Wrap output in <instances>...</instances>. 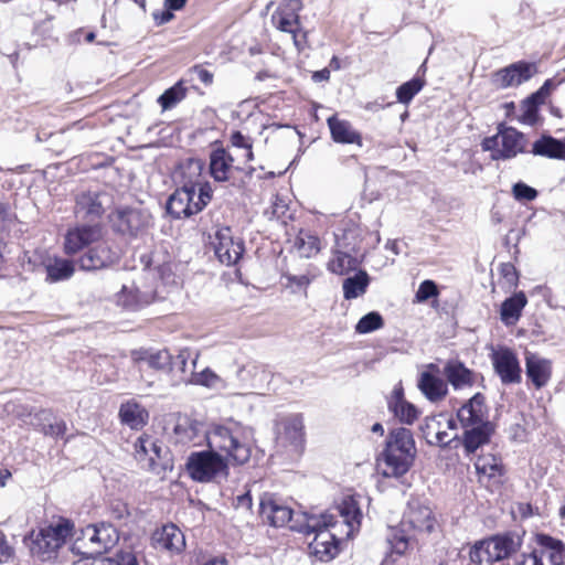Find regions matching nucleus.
<instances>
[{"mask_svg": "<svg viewBox=\"0 0 565 565\" xmlns=\"http://www.w3.org/2000/svg\"><path fill=\"white\" fill-rule=\"evenodd\" d=\"M207 447L216 451L230 466H243L249 461L254 446L250 427L230 419L212 425L205 431Z\"/></svg>", "mask_w": 565, "mask_h": 565, "instance_id": "f257e3e1", "label": "nucleus"}, {"mask_svg": "<svg viewBox=\"0 0 565 565\" xmlns=\"http://www.w3.org/2000/svg\"><path fill=\"white\" fill-rule=\"evenodd\" d=\"M437 525L433 510L419 500H411L404 512L399 527L390 529L387 543L392 552L404 555L411 545L413 535L407 531L416 533H431Z\"/></svg>", "mask_w": 565, "mask_h": 565, "instance_id": "f03ea898", "label": "nucleus"}, {"mask_svg": "<svg viewBox=\"0 0 565 565\" xmlns=\"http://www.w3.org/2000/svg\"><path fill=\"white\" fill-rule=\"evenodd\" d=\"M457 418L465 428L463 446L468 454L489 441L492 427L487 420L484 397L481 394L473 395L463 404L457 412Z\"/></svg>", "mask_w": 565, "mask_h": 565, "instance_id": "7ed1b4c3", "label": "nucleus"}, {"mask_svg": "<svg viewBox=\"0 0 565 565\" xmlns=\"http://www.w3.org/2000/svg\"><path fill=\"white\" fill-rule=\"evenodd\" d=\"M416 454L413 435L407 428L393 429L386 440V447L382 454V473L385 477H401L413 465Z\"/></svg>", "mask_w": 565, "mask_h": 565, "instance_id": "20e7f679", "label": "nucleus"}, {"mask_svg": "<svg viewBox=\"0 0 565 565\" xmlns=\"http://www.w3.org/2000/svg\"><path fill=\"white\" fill-rule=\"evenodd\" d=\"M337 523L334 515L329 513L309 515L305 525L300 529L307 536L313 535L309 542V551L321 562H329L339 553L337 534L331 531Z\"/></svg>", "mask_w": 565, "mask_h": 565, "instance_id": "39448f33", "label": "nucleus"}, {"mask_svg": "<svg viewBox=\"0 0 565 565\" xmlns=\"http://www.w3.org/2000/svg\"><path fill=\"white\" fill-rule=\"evenodd\" d=\"M189 476L198 482H220L230 475L226 459L213 449L192 452L186 460Z\"/></svg>", "mask_w": 565, "mask_h": 565, "instance_id": "423d86ee", "label": "nucleus"}, {"mask_svg": "<svg viewBox=\"0 0 565 565\" xmlns=\"http://www.w3.org/2000/svg\"><path fill=\"white\" fill-rule=\"evenodd\" d=\"M73 523L66 519H58L49 525L41 527L32 536L31 552L42 561L54 557L66 540L72 535Z\"/></svg>", "mask_w": 565, "mask_h": 565, "instance_id": "0eeeda50", "label": "nucleus"}, {"mask_svg": "<svg viewBox=\"0 0 565 565\" xmlns=\"http://www.w3.org/2000/svg\"><path fill=\"white\" fill-rule=\"evenodd\" d=\"M212 185L203 184L200 192L181 186L167 202V211L175 218L189 217L201 212L212 200Z\"/></svg>", "mask_w": 565, "mask_h": 565, "instance_id": "6e6552de", "label": "nucleus"}, {"mask_svg": "<svg viewBox=\"0 0 565 565\" xmlns=\"http://www.w3.org/2000/svg\"><path fill=\"white\" fill-rule=\"evenodd\" d=\"M482 149L491 152L492 160H508L524 152L526 139L513 127L500 125L498 132L482 141Z\"/></svg>", "mask_w": 565, "mask_h": 565, "instance_id": "1a4fd4ad", "label": "nucleus"}, {"mask_svg": "<svg viewBox=\"0 0 565 565\" xmlns=\"http://www.w3.org/2000/svg\"><path fill=\"white\" fill-rule=\"evenodd\" d=\"M514 565H565V545L548 535H539L530 553H523Z\"/></svg>", "mask_w": 565, "mask_h": 565, "instance_id": "9d476101", "label": "nucleus"}, {"mask_svg": "<svg viewBox=\"0 0 565 565\" xmlns=\"http://www.w3.org/2000/svg\"><path fill=\"white\" fill-rule=\"evenodd\" d=\"M490 359L494 372L503 384H518L522 380V369L516 353L507 347L492 349Z\"/></svg>", "mask_w": 565, "mask_h": 565, "instance_id": "9b49d317", "label": "nucleus"}, {"mask_svg": "<svg viewBox=\"0 0 565 565\" xmlns=\"http://www.w3.org/2000/svg\"><path fill=\"white\" fill-rule=\"evenodd\" d=\"M110 221L118 232L135 235L150 224L151 215L145 209L121 206L111 213Z\"/></svg>", "mask_w": 565, "mask_h": 565, "instance_id": "f8f14e48", "label": "nucleus"}, {"mask_svg": "<svg viewBox=\"0 0 565 565\" xmlns=\"http://www.w3.org/2000/svg\"><path fill=\"white\" fill-rule=\"evenodd\" d=\"M214 252L218 260L227 266L234 265L244 253V243L235 238L230 227L220 228L213 241Z\"/></svg>", "mask_w": 565, "mask_h": 565, "instance_id": "ddd939ff", "label": "nucleus"}, {"mask_svg": "<svg viewBox=\"0 0 565 565\" xmlns=\"http://www.w3.org/2000/svg\"><path fill=\"white\" fill-rule=\"evenodd\" d=\"M259 515L265 523L279 527L292 520V510L271 493H265L259 502Z\"/></svg>", "mask_w": 565, "mask_h": 565, "instance_id": "4468645a", "label": "nucleus"}, {"mask_svg": "<svg viewBox=\"0 0 565 565\" xmlns=\"http://www.w3.org/2000/svg\"><path fill=\"white\" fill-rule=\"evenodd\" d=\"M302 8L301 0H289L284 7L278 8L271 15L274 25L282 31L292 34L295 45L300 50L301 40L296 34L299 26L298 12Z\"/></svg>", "mask_w": 565, "mask_h": 565, "instance_id": "2eb2a0df", "label": "nucleus"}, {"mask_svg": "<svg viewBox=\"0 0 565 565\" xmlns=\"http://www.w3.org/2000/svg\"><path fill=\"white\" fill-rule=\"evenodd\" d=\"M525 374L536 390L545 387L552 379L553 362L539 353L526 351Z\"/></svg>", "mask_w": 565, "mask_h": 565, "instance_id": "dca6fc26", "label": "nucleus"}, {"mask_svg": "<svg viewBox=\"0 0 565 565\" xmlns=\"http://www.w3.org/2000/svg\"><path fill=\"white\" fill-rule=\"evenodd\" d=\"M81 256L78 264L83 270H96L114 264L119 255L107 242L99 241Z\"/></svg>", "mask_w": 565, "mask_h": 565, "instance_id": "f3484780", "label": "nucleus"}, {"mask_svg": "<svg viewBox=\"0 0 565 565\" xmlns=\"http://www.w3.org/2000/svg\"><path fill=\"white\" fill-rule=\"evenodd\" d=\"M303 428L302 415L286 416L279 423L277 439L282 446H290L295 451H299L305 441Z\"/></svg>", "mask_w": 565, "mask_h": 565, "instance_id": "a211bd4d", "label": "nucleus"}, {"mask_svg": "<svg viewBox=\"0 0 565 565\" xmlns=\"http://www.w3.org/2000/svg\"><path fill=\"white\" fill-rule=\"evenodd\" d=\"M103 237L102 227L98 225H82L74 227L65 235L66 254H76L81 249L99 242Z\"/></svg>", "mask_w": 565, "mask_h": 565, "instance_id": "6ab92c4d", "label": "nucleus"}, {"mask_svg": "<svg viewBox=\"0 0 565 565\" xmlns=\"http://www.w3.org/2000/svg\"><path fill=\"white\" fill-rule=\"evenodd\" d=\"M238 168L234 164V158L224 148L213 149L210 153L209 172L216 182H227Z\"/></svg>", "mask_w": 565, "mask_h": 565, "instance_id": "aec40b11", "label": "nucleus"}, {"mask_svg": "<svg viewBox=\"0 0 565 565\" xmlns=\"http://www.w3.org/2000/svg\"><path fill=\"white\" fill-rule=\"evenodd\" d=\"M387 407L395 418L406 425L414 424L420 414L419 409L415 405L404 398L402 385H396L394 387L391 396L388 397Z\"/></svg>", "mask_w": 565, "mask_h": 565, "instance_id": "412c9836", "label": "nucleus"}, {"mask_svg": "<svg viewBox=\"0 0 565 565\" xmlns=\"http://www.w3.org/2000/svg\"><path fill=\"white\" fill-rule=\"evenodd\" d=\"M152 542L156 548L171 553H180L185 547L184 534L174 524H167L157 530L152 535Z\"/></svg>", "mask_w": 565, "mask_h": 565, "instance_id": "4be33fe9", "label": "nucleus"}, {"mask_svg": "<svg viewBox=\"0 0 565 565\" xmlns=\"http://www.w3.org/2000/svg\"><path fill=\"white\" fill-rule=\"evenodd\" d=\"M535 72L533 64L519 62L497 73V82L503 88L518 86L530 79Z\"/></svg>", "mask_w": 565, "mask_h": 565, "instance_id": "5701e85b", "label": "nucleus"}, {"mask_svg": "<svg viewBox=\"0 0 565 565\" xmlns=\"http://www.w3.org/2000/svg\"><path fill=\"white\" fill-rule=\"evenodd\" d=\"M341 522L347 526L345 535L352 536L360 529L362 511L359 499L354 495L345 497L337 508Z\"/></svg>", "mask_w": 565, "mask_h": 565, "instance_id": "b1692460", "label": "nucleus"}, {"mask_svg": "<svg viewBox=\"0 0 565 565\" xmlns=\"http://www.w3.org/2000/svg\"><path fill=\"white\" fill-rule=\"evenodd\" d=\"M327 124L334 142L362 147V136L353 128L350 121L340 119L333 115L328 118Z\"/></svg>", "mask_w": 565, "mask_h": 565, "instance_id": "393cba45", "label": "nucleus"}, {"mask_svg": "<svg viewBox=\"0 0 565 565\" xmlns=\"http://www.w3.org/2000/svg\"><path fill=\"white\" fill-rule=\"evenodd\" d=\"M359 265L358 257L352 255L351 250L344 249L340 241L337 239L332 256L327 265L328 269L335 275L343 276L358 269Z\"/></svg>", "mask_w": 565, "mask_h": 565, "instance_id": "a878e982", "label": "nucleus"}, {"mask_svg": "<svg viewBox=\"0 0 565 565\" xmlns=\"http://www.w3.org/2000/svg\"><path fill=\"white\" fill-rule=\"evenodd\" d=\"M443 374L455 390L470 387L475 383V374L459 360H449L446 362Z\"/></svg>", "mask_w": 565, "mask_h": 565, "instance_id": "bb28decb", "label": "nucleus"}, {"mask_svg": "<svg viewBox=\"0 0 565 565\" xmlns=\"http://www.w3.org/2000/svg\"><path fill=\"white\" fill-rule=\"evenodd\" d=\"M417 386L423 395L434 403L444 399L448 393L447 382L433 372H422Z\"/></svg>", "mask_w": 565, "mask_h": 565, "instance_id": "cd10ccee", "label": "nucleus"}, {"mask_svg": "<svg viewBox=\"0 0 565 565\" xmlns=\"http://www.w3.org/2000/svg\"><path fill=\"white\" fill-rule=\"evenodd\" d=\"M204 163L201 159L191 158L183 162L180 166L182 186L191 191L200 192L203 184H211L204 180L202 175Z\"/></svg>", "mask_w": 565, "mask_h": 565, "instance_id": "c85d7f7f", "label": "nucleus"}, {"mask_svg": "<svg viewBox=\"0 0 565 565\" xmlns=\"http://www.w3.org/2000/svg\"><path fill=\"white\" fill-rule=\"evenodd\" d=\"M134 363H146L149 367L157 371H169L172 363V356L168 350H136L131 352Z\"/></svg>", "mask_w": 565, "mask_h": 565, "instance_id": "c756f323", "label": "nucleus"}, {"mask_svg": "<svg viewBox=\"0 0 565 565\" xmlns=\"http://www.w3.org/2000/svg\"><path fill=\"white\" fill-rule=\"evenodd\" d=\"M175 443L182 445H199L201 441V435L204 436L205 431H202V426L188 417L179 418L174 429Z\"/></svg>", "mask_w": 565, "mask_h": 565, "instance_id": "7c9ffc66", "label": "nucleus"}, {"mask_svg": "<svg viewBox=\"0 0 565 565\" xmlns=\"http://www.w3.org/2000/svg\"><path fill=\"white\" fill-rule=\"evenodd\" d=\"M484 541L492 563L509 557L520 546L519 541L511 535H497Z\"/></svg>", "mask_w": 565, "mask_h": 565, "instance_id": "2f4dec72", "label": "nucleus"}, {"mask_svg": "<svg viewBox=\"0 0 565 565\" xmlns=\"http://www.w3.org/2000/svg\"><path fill=\"white\" fill-rule=\"evenodd\" d=\"M152 296L149 292H141L134 282L122 285L120 291L116 295L117 303L129 310H138L150 303Z\"/></svg>", "mask_w": 565, "mask_h": 565, "instance_id": "473e14b6", "label": "nucleus"}, {"mask_svg": "<svg viewBox=\"0 0 565 565\" xmlns=\"http://www.w3.org/2000/svg\"><path fill=\"white\" fill-rule=\"evenodd\" d=\"M527 303L526 296L523 291L514 294L512 297L505 299L500 309L501 321L505 326H514L522 313V310Z\"/></svg>", "mask_w": 565, "mask_h": 565, "instance_id": "72a5a7b5", "label": "nucleus"}, {"mask_svg": "<svg viewBox=\"0 0 565 565\" xmlns=\"http://www.w3.org/2000/svg\"><path fill=\"white\" fill-rule=\"evenodd\" d=\"M119 417L122 424L132 429L141 428L148 419V412L136 401H127L119 408Z\"/></svg>", "mask_w": 565, "mask_h": 565, "instance_id": "f704fd0d", "label": "nucleus"}, {"mask_svg": "<svg viewBox=\"0 0 565 565\" xmlns=\"http://www.w3.org/2000/svg\"><path fill=\"white\" fill-rule=\"evenodd\" d=\"M92 544H97L99 548L107 550L113 546L117 540L116 529L106 523L88 525L84 531Z\"/></svg>", "mask_w": 565, "mask_h": 565, "instance_id": "c9c22d12", "label": "nucleus"}, {"mask_svg": "<svg viewBox=\"0 0 565 565\" xmlns=\"http://www.w3.org/2000/svg\"><path fill=\"white\" fill-rule=\"evenodd\" d=\"M532 153L534 156L559 159L565 154V141L544 135L534 141Z\"/></svg>", "mask_w": 565, "mask_h": 565, "instance_id": "e433bc0d", "label": "nucleus"}, {"mask_svg": "<svg viewBox=\"0 0 565 565\" xmlns=\"http://www.w3.org/2000/svg\"><path fill=\"white\" fill-rule=\"evenodd\" d=\"M294 249L300 257L311 258L321 250L320 239L309 231L301 230L294 239Z\"/></svg>", "mask_w": 565, "mask_h": 565, "instance_id": "4c0bfd02", "label": "nucleus"}, {"mask_svg": "<svg viewBox=\"0 0 565 565\" xmlns=\"http://www.w3.org/2000/svg\"><path fill=\"white\" fill-rule=\"evenodd\" d=\"M103 200L100 194L85 192L76 199V213L83 216L98 217L103 214Z\"/></svg>", "mask_w": 565, "mask_h": 565, "instance_id": "58836bf2", "label": "nucleus"}, {"mask_svg": "<svg viewBox=\"0 0 565 565\" xmlns=\"http://www.w3.org/2000/svg\"><path fill=\"white\" fill-rule=\"evenodd\" d=\"M370 284V277L366 271L359 270L351 277L343 280L342 289L345 300H352L363 296Z\"/></svg>", "mask_w": 565, "mask_h": 565, "instance_id": "ea45409f", "label": "nucleus"}, {"mask_svg": "<svg viewBox=\"0 0 565 565\" xmlns=\"http://www.w3.org/2000/svg\"><path fill=\"white\" fill-rule=\"evenodd\" d=\"M46 280L56 282L68 279L74 273V265L64 258H54L45 264Z\"/></svg>", "mask_w": 565, "mask_h": 565, "instance_id": "a19ab883", "label": "nucleus"}, {"mask_svg": "<svg viewBox=\"0 0 565 565\" xmlns=\"http://www.w3.org/2000/svg\"><path fill=\"white\" fill-rule=\"evenodd\" d=\"M544 102V94L540 90L531 95L522 104V114L520 120L530 126H534L539 120V106Z\"/></svg>", "mask_w": 565, "mask_h": 565, "instance_id": "79ce46f5", "label": "nucleus"}, {"mask_svg": "<svg viewBox=\"0 0 565 565\" xmlns=\"http://www.w3.org/2000/svg\"><path fill=\"white\" fill-rule=\"evenodd\" d=\"M186 96V88L182 81L175 83L172 87L168 88L162 95L159 96L158 103L163 110L173 108L177 104L183 100Z\"/></svg>", "mask_w": 565, "mask_h": 565, "instance_id": "37998d69", "label": "nucleus"}, {"mask_svg": "<svg viewBox=\"0 0 565 565\" xmlns=\"http://www.w3.org/2000/svg\"><path fill=\"white\" fill-rule=\"evenodd\" d=\"M475 467L479 476L495 478L501 475L500 460L493 455L478 457Z\"/></svg>", "mask_w": 565, "mask_h": 565, "instance_id": "c03bdc74", "label": "nucleus"}, {"mask_svg": "<svg viewBox=\"0 0 565 565\" xmlns=\"http://www.w3.org/2000/svg\"><path fill=\"white\" fill-rule=\"evenodd\" d=\"M384 326L382 316L376 311H371L363 316L355 326V332L366 334L381 329Z\"/></svg>", "mask_w": 565, "mask_h": 565, "instance_id": "a18cd8bd", "label": "nucleus"}, {"mask_svg": "<svg viewBox=\"0 0 565 565\" xmlns=\"http://www.w3.org/2000/svg\"><path fill=\"white\" fill-rule=\"evenodd\" d=\"M424 86V82L419 78H413L402 84L396 90V98L402 104H409L416 94H418Z\"/></svg>", "mask_w": 565, "mask_h": 565, "instance_id": "49530a36", "label": "nucleus"}, {"mask_svg": "<svg viewBox=\"0 0 565 565\" xmlns=\"http://www.w3.org/2000/svg\"><path fill=\"white\" fill-rule=\"evenodd\" d=\"M190 382L210 388H217L223 385L222 379L209 367L204 369L201 372L192 373Z\"/></svg>", "mask_w": 565, "mask_h": 565, "instance_id": "de8ad7c7", "label": "nucleus"}, {"mask_svg": "<svg viewBox=\"0 0 565 565\" xmlns=\"http://www.w3.org/2000/svg\"><path fill=\"white\" fill-rule=\"evenodd\" d=\"M470 563L481 565L483 563H492L486 541L476 542L469 550Z\"/></svg>", "mask_w": 565, "mask_h": 565, "instance_id": "09e8293b", "label": "nucleus"}, {"mask_svg": "<svg viewBox=\"0 0 565 565\" xmlns=\"http://www.w3.org/2000/svg\"><path fill=\"white\" fill-rule=\"evenodd\" d=\"M102 565H139L136 555L130 551H119L103 559Z\"/></svg>", "mask_w": 565, "mask_h": 565, "instance_id": "8fccbe9b", "label": "nucleus"}, {"mask_svg": "<svg viewBox=\"0 0 565 565\" xmlns=\"http://www.w3.org/2000/svg\"><path fill=\"white\" fill-rule=\"evenodd\" d=\"M512 193L514 199L520 202H530L537 196V191L523 182L515 183L512 188Z\"/></svg>", "mask_w": 565, "mask_h": 565, "instance_id": "3c124183", "label": "nucleus"}, {"mask_svg": "<svg viewBox=\"0 0 565 565\" xmlns=\"http://www.w3.org/2000/svg\"><path fill=\"white\" fill-rule=\"evenodd\" d=\"M285 278L287 279V288H290L292 292H297L300 290H306L307 287L311 284L313 277L309 276L308 274L302 275H291L287 274L285 275Z\"/></svg>", "mask_w": 565, "mask_h": 565, "instance_id": "603ef678", "label": "nucleus"}, {"mask_svg": "<svg viewBox=\"0 0 565 565\" xmlns=\"http://www.w3.org/2000/svg\"><path fill=\"white\" fill-rule=\"evenodd\" d=\"M150 444L151 437L147 435L140 436L135 444V457L143 466L150 456Z\"/></svg>", "mask_w": 565, "mask_h": 565, "instance_id": "864d4df0", "label": "nucleus"}, {"mask_svg": "<svg viewBox=\"0 0 565 565\" xmlns=\"http://www.w3.org/2000/svg\"><path fill=\"white\" fill-rule=\"evenodd\" d=\"M258 369L256 364H247L238 369L236 376L242 382L243 386H254V376L258 372Z\"/></svg>", "mask_w": 565, "mask_h": 565, "instance_id": "5fc2aeb1", "label": "nucleus"}, {"mask_svg": "<svg viewBox=\"0 0 565 565\" xmlns=\"http://www.w3.org/2000/svg\"><path fill=\"white\" fill-rule=\"evenodd\" d=\"M438 290L437 286L433 280H424L416 292V300L418 302H424L431 297L437 296Z\"/></svg>", "mask_w": 565, "mask_h": 565, "instance_id": "6e6d98bb", "label": "nucleus"}, {"mask_svg": "<svg viewBox=\"0 0 565 565\" xmlns=\"http://www.w3.org/2000/svg\"><path fill=\"white\" fill-rule=\"evenodd\" d=\"M231 143L234 147L245 149V151H246V153H245L246 160H252L253 159L254 154H253V151H252V143L249 141V138L244 136L242 132H239V131L233 132L232 136H231Z\"/></svg>", "mask_w": 565, "mask_h": 565, "instance_id": "4d7b16f0", "label": "nucleus"}, {"mask_svg": "<svg viewBox=\"0 0 565 565\" xmlns=\"http://www.w3.org/2000/svg\"><path fill=\"white\" fill-rule=\"evenodd\" d=\"M500 274L505 282V285L509 288L516 287L518 285V274L515 270V267L510 264L505 263L500 266Z\"/></svg>", "mask_w": 565, "mask_h": 565, "instance_id": "13d9d810", "label": "nucleus"}, {"mask_svg": "<svg viewBox=\"0 0 565 565\" xmlns=\"http://www.w3.org/2000/svg\"><path fill=\"white\" fill-rule=\"evenodd\" d=\"M44 435L51 437H60L66 433V424L64 420H58L41 428Z\"/></svg>", "mask_w": 565, "mask_h": 565, "instance_id": "bf43d9fd", "label": "nucleus"}, {"mask_svg": "<svg viewBox=\"0 0 565 565\" xmlns=\"http://www.w3.org/2000/svg\"><path fill=\"white\" fill-rule=\"evenodd\" d=\"M287 210V200L281 198L280 195H275L271 202V216L279 218L286 214Z\"/></svg>", "mask_w": 565, "mask_h": 565, "instance_id": "052dcab7", "label": "nucleus"}, {"mask_svg": "<svg viewBox=\"0 0 565 565\" xmlns=\"http://www.w3.org/2000/svg\"><path fill=\"white\" fill-rule=\"evenodd\" d=\"M14 556V548L8 543L3 533L0 532V564L7 563Z\"/></svg>", "mask_w": 565, "mask_h": 565, "instance_id": "680f3d73", "label": "nucleus"}, {"mask_svg": "<svg viewBox=\"0 0 565 565\" xmlns=\"http://www.w3.org/2000/svg\"><path fill=\"white\" fill-rule=\"evenodd\" d=\"M111 518L118 522H124L129 518V510L127 504L122 502H117L111 507L110 510Z\"/></svg>", "mask_w": 565, "mask_h": 565, "instance_id": "e2e57ef3", "label": "nucleus"}, {"mask_svg": "<svg viewBox=\"0 0 565 565\" xmlns=\"http://www.w3.org/2000/svg\"><path fill=\"white\" fill-rule=\"evenodd\" d=\"M161 451H162L161 445L151 438L150 456L148 458V462L145 463V467L150 468V469L153 468L156 465V459L161 457Z\"/></svg>", "mask_w": 565, "mask_h": 565, "instance_id": "0e129e2a", "label": "nucleus"}, {"mask_svg": "<svg viewBox=\"0 0 565 565\" xmlns=\"http://www.w3.org/2000/svg\"><path fill=\"white\" fill-rule=\"evenodd\" d=\"M191 73L204 85H211L213 83V74L201 66H194Z\"/></svg>", "mask_w": 565, "mask_h": 565, "instance_id": "69168bd1", "label": "nucleus"}, {"mask_svg": "<svg viewBox=\"0 0 565 565\" xmlns=\"http://www.w3.org/2000/svg\"><path fill=\"white\" fill-rule=\"evenodd\" d=\"M10 230V220L3 205H0V242L2 243L6 234Z\"/></svg>", "mask_w": 565, "mask_h": 565, "instance_id": "338daca9", "label": "nucleus"}, {"mask_svg": "<svg viewBox=\"0 0 565 565\" xmlns=\"http://www.w3.org/2000/svg\"><path fill=\"white\" fill-rule=\"evenodd\" d=\"M455 437H451L446 430H437L435 433V444L447 446Z\"/></svg>", "mask_w": 565, "mask_h": 565, "instance_id": "774afa93", "label": "nucleus"}]
</instances>
